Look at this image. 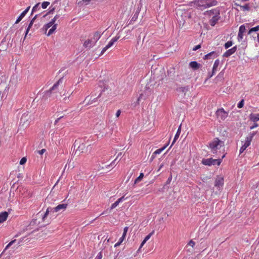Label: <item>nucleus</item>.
<instances>
[{"label": "nucleus", "instance_id": "obj_5", "mask_svg": "<svg viewBox=\"0 0 259 259\" xmlns=\"http://www.w3.org/2000/svg\"><path fill=\"white\" fill-rule=\"evenodd\" d=\"M49 209H50L49 208H47V209L46 210V211L44 215L40 214V213L37 214L35 216V218L33 219V220L30 222L29 226H34L35 225L38 224L39 223V222H37V219L38 218H41L42 221H45L46 218L47 217V215H48V214L49 213V211H50Z\"/></svg>", "mask_w": 259, "mask_h": 259}, {"label": "nucleus", "instance_id": "obj_46", "mask_svg": "<svg viewBox=\"0 0 259 259\" xmlns=\"http://www.w3.org/2000/svg\"><path fill=\"white\" fill-rule=\"evenodd\" d=\"M16 241V240H13L11 241L6 246V249L8 248L10 246H11Z\"/></svg>", "mask_w": 259, "mask_h": 259}, {"label": "nucleus", "instance_id": "obj_32", "mask_svg": "<svg viewBox=\"0 0 259 259\" xmlns=\"http://www.w3.org/2000/svg\"><path fill=\"white\" fill-rule=\"evenodd\" d=\"M246 31L245 26L244 25H242L240 26L239 29V32H241L242 33H243Z\"/></svg>", "mask_w": 259, "mask_h": 259}, {"label": "nucleus", "instance_id": "obj_45", "mask_svg": "<svg viewBox=\"0 0 259 259\" xmlns=\"http://www.w3.org/2000/svg\"><path fill=\"white\" fill-rule=\"evenodd\" d=\"M258 126V125L257 123H256V122H254V124H253V125H252L250 127V129L253 130L254 128L257 127Z\"/></svg>", "mask_w": 259, "mask_h": 259}, {"label": "nucleus", "instance_id": "obj_37", "mask_svg": "<svg viewBox=\"0 0 259 259\" xmlns=\"http://www.w3.org/2000/svg\"><path fill=\"white\" fill-rule=\"evenodd\" d=\"M244 105V100H241L238 104L237 105V107L238 108H241L242 107H243Z\"/></svg>", "mask_w": 259, "mask_h": 259}, {"label": "nucleus", "instance_id": "obj_17", "mask_svg": "<svg viewBox=\"0 0 259 259\" xmlns=\"http://www.w3.org/2000/svg\"><path fill=\"white\" fill-rule=\"evenodd\" d=\"M154 231L153 230L151 233H150L148 235H147L143 241L142 242L139 249L143 247V246L145 244V243L150 238V237L153 235L154 233Z\"/></svg>", "mask_w": 259, "mask_h": 259}, {"label": "nucleus", "instance_id": "obj_50", "mask_svg": "<svg viewBox=\"0 0 259 259\" xmlns=\"http://www.w3.org/2000/svg\"><path fill=\"white\" fill-rule=\"evenodd\" d=\"M46 151V150L45 149H42L41 150L38 151V153L40 155H42Z\"/></svg>", "mask_w": 259, "mask_h": 259}, {"label": "nucleus", "instance_id": "obj_18", "mask_svg": "<svg viewBox=\"0 0 259 259\" xmlns=\"http://www.w3.org/2000/svg\"><path fill=\"white\" fill-rule=\"evenodd\" d=\"M125 199L124 198V196H122L121 198H119L117 201H116L114 203H113L111 205L110 210L115 208L116 207H117L119 203L122 202Z\"/></svg>", "mask_w": 259, "mask_h": 259}, {"label": "nucleus", "instance_id": "obj_11", "mask_svg": "<svg viewBox=\"0 0 259 259\" xmlns=\"http://www.w3.org/2000/svg\"><path fill=\"white\" fill-rule=\"evenodd\" d=\"M67 204L65 203L60 204L57 205L56 207L53 208L54 211L60 212L63 211L67 208Z\"/></svg>", "mask_w": 259, "mask_h": 259}, {"label": "nucleus", "instance_id": "obj_39", "mask_svg": "<svg viewBox=\"0 0 259 259\" xmlns=\"http://www.w3.org/2000/svg\"><path fill=\"white\" fill-rule=\"evenodd\" d=\"M240 7L243 10L248 11L249 10V6L247 4L244 5V6H240Z\"/></svg>", "mask_w": 259, "mask_h": 259}, {"label": "nucleus", "instance_id": "obj_27", "mask_svg": "<svg viewBox=\"0 0 259 259\" xmlns=\"http://www.w3.org/2000/svg\"><path fill=\"white\" fill-rule=\"evenodd\" d=\"M57 28V24H54L49 30L48 33L47 34L48 36H50L55 31Z\"/></svg>", "mask_w": 259, "mask_h": 259}, {"label": "nucleus", "instance_id": "obj_41", "mask_svg": "<svg viewBox=\"0 0 259 259\" xmlns=\"http://www.w3.org/2000/svg\"><path fill=\"white\" fill-rule=\"evenodd\" d=\"M27 159L25 157H23L20 161V164L23 165L26 163Z\"/></svg>", "mask_w": 259, "mask_h": 259}, {"label": "nucleus", "instance_id": "obj_56", "mask_svg": "<svg viewBox=\"0 0 259 259\" xmlns=\"http://www.w3.org/2000/svg\"><path fill=\"white\" fill-rule=\"evenodd\" d=\"M155 155H153V153L152 154V156H151V157L150 158V160L151 161H152L154 159V158L155 157Z\"/></svg>", "mask_w": 259, "mask_h": 259}, {"label": "nucleus", "instance_id": "obj_57", "mask_svg": "<svg viewBox=\"0 0 259 259\" xmlns=\"http://www.w3.org/2000/svg\"><path fill=\"white\" fill-rule=\"evenodd\" d=\"M163 166V164H161L160 165V166H159V168L158 169L157 171H159Z\"/></svg>", "mask_w": 259, "mask_h": 259}, {"label": "nucleus", "instance_id": "obj_9", "mask_svg": "<svg viewBox=\"0 0 259 259\" xmlns=\"http://www.w3.org/2000/svg\"><path fill=\"white\" fill-rule=\"evenodd\" d=\"M119 36H115L113 37L110 41L108 42V44L103 49L101 52V54L103 55L109 48L111 47L113 44L119 39Z\"/></svg>", "mask_w": 259, "mask_h": 259}, {"label": "nucleus", "instance_id": "obj_1", "mask_svg": "<svg viewBox=\"0 0 259 259\" xmlns=\"http://www.w3.org/2000/svg\"><path fill=\"white\" fill-rule=\"evenodd\" d=\"M209 147L213 154H218V151L219 153H221L222 151L223 153L224 151V143L217 138L210 142Z\"/></svg>", "mask_w": 259, "mask_h": 259}, {"label": "nucleus", "instance_id": "obj_2", "mask_svg": "<svg viewBox=\"0 0 259 259\" xmlns=\"http://www.w3.org/2000/svg\"><path fill=\"white\" fill-rule=\"evenodd\" d=\"M204 14L211 18L209 20V24L212 26H214L220 18V10L218 8L207 11Z\"/></svg>", "mask_w": 259, "mask_h": 259}, {"label": "nucleus", "instance_id": "obj_23", "mask_svg": "<svg viewBox=\"0 0 259 259\" xmlns=\"http://www.w3.org/2000/svg\"><path fill=\"white\" fill-rule=\"evenodd\" d=\"M181 125H180L179 128L177 130V133L175 135L174 139L172 141V145H171V146L176 142V141L179 138L180 133H181Z\"/></svg>", "mask_w": 259, "mask_h": 259}, {"label": "nucleus", "instance_id": "obj_36", "mask_svg": "<svg viewBox=\"0 0 259 259\" xmlns=\"http://www.w3.org/2000/svg\"><path fill=\"white\" fill-rule=\"evenodd\" d=\"M243 38V33H242L241 32H238V36H237V39L238 41H241Z\"/></svg>", "mask_w": 259, "mask_h": 259}, {"label": "nucleus", "instance_id": "obj_14", "mask_svg": "<svg viewBox=\"0 0 259 259\" xmlns=\"http://www.w3.org/2000/svg\"><path fill=\"white\" fill-rule=\"evenodd\" d=\"M224 185V179L222 177H218L215 181L214 186L218 188L222 187Z\"/></svg>", "mask_w": 259, "mask_h": 259}, {"label": "nucleus", "instance_id": "obj_25", "mask_svg": "<svg viewBox=\"0 0 259 259\" xmlns=\"http://www.w3.org/2000/svg\"><path fill=\"white\" fill-rule=\"evenodd\" d=\"M94 46V44H92V41L91 39H89L85 41L83 44V46L85 48H91Z\"/></svg>", "mask_w": 259, "mask_h": 259}, {"label": "nucleus", "instance_id": "obj_35", "mask_svg": "<svg viewBox=\"0 0 259 259\" xmlns=\"http://www.w3.org/2000/svg\"><path fill=\"white\" fill-rule=\"evenodd\" d=\"M50 5V2H44L41 4V7L42 9H46L47 7Z\"/></svg>", "mask_w": 259, "mask_h": 259}, {"label": "nucleus", "instance_id": "obj_55", "mask_svg": "<svg viewBox=\"0 0 259 259\" xmlns=\"http://www.w3.org/2000/svg\"><path fill=\"white\" fill-rule=\"evenodd\" d=\"M63 117V116H60L59 117H58L55 121V124H56L60 120L61 118H62Z\"/></svg>", "mask_w": 259, "mask_h": 259}, {"label": "nucleus", "instance_id": "obj_33", "mask_svg": "<svg viewBox=\"0 0 259 259\" xmlns=\"http://www.w3.org/2000/svg\"><path fill=\"white\" fill-rule=\"evenodd\" d=\"M214 54V52H211L206 54V55H205L204 57V59H210V57L212 56V55H213Z\"/></svg>", "mask_w": 259, "mask_h": 259}, {"label": "nucleus", "instance_id": "obj_44", "mask_svg": "<svg viewBox=\"0 0 259 259\" xmlns=\"http://www.w3.org/2000/svg\"><path fill=\"white\" fill-rule=\"evenodd\" d=\"M110 210H109L108 209H107L105 211H104L100 215H103V214H105V215H108L109 214V213L110 212Z\"/></svg>", "mask_w": 259, "mask_h": 259}, {"label": "nucleus", "instance_id": "obj_20", "mask_svg": "<svg viewBox=\"0 0 259 259\" xmlns=\"http://www.w3.org/2000/svg\"><path fill=\"white\" fill-rule=\"evenodd\" d=\"M8 217V213L6 211L0 213V223L5 222Z\"/></svg>", "mask_w": 259, "mask_h": 259}, {"label": "nucleus", "instance_id": "obj_4", "mask_svg": "<svg viewBox=\"0 0 259 259\" xmlns=\"http://www.w3.org/2000/svg\"><path fill=\"white\" fill-rule=\"evenodd\" d=\"M225 156V154H224L222 156L221 158H218V159H212V158H207V159H203L201 161V163L207 166H211V165H220L221 163L222 162V159H223Z\"/></svg>", "mask_w": 259, "mask_h": 259}, {"label": "nucleus", "instance_id": "obj_15", "mask_svg": "<svg viewBox=\"0 0 259 259\" xmlns=\"http://www.w3.org/2000/svg\"><path fill=\"white\" fill-rule=\"evenodd\" d=\"M237 48L236 47H234L233 48L227 50L223 55L224 57H228L233 54L236 51Z\"/></svg>", "mask_w": 259, "mask_h": 259}, {"label": "nucleus", "instance_id": "obj_7", "mask_svg": "<svg viewBox=\"0 0 259 259\" xmlns=\"http://www.w3.org/2000/svg\"><path fill=\"white\" fill-rule=\"evenodd\" d=\"M252 139V136H249L246 137L244 144L240 149V154L243 153L246 149L250 145Z\"/></svg>", "mask_w": 259, "mask_h": 259}, {"label": "nucleus", "instance_id": "obj_53", "mask_svg": "<svg viewBox=\"0 0 259 259\" xmlns=\"http://www.w3.org/2000/svg\"><path fill=\"white\" fill-rule=\"evenodd\" d=\"M121 243L119 242V241L116 243L114 245V247H117L118 246H119Z\"/></svg>", "mask_w": 259, "mask_h": 259}, {"label": "nucleus", "instance_id": "obj_51", "mask_svg": "<svg viewBox=\"0 0 259 259\" xmlns=\"http://www.w3.org/2000/svg\"><path fill=\"white\" fill-rule=\"evenodd\" d=\"M121 114V111L120 110H118L116 113V117H118Z\"/></svg>", "mask_w": 259, "mask_h": 259}, {"label": "nucleus", "instance_id": "obj_28", "mask_svg": "<svg viewBox=\"0 0 259 259\" xmlns=\"http://www.w3.org/2000/svg\"><path fill=\"white\" fill-rule=\"evenodd\" d=\"M39 5H40L39 3H37L33 7V8L32 9L31 13V15L34 12H36V11H37L40 10V7Z\"/></svg>", "mask_w": 259, "mask_h": 259}, {"label": "nucleus", "instance_id": "obj_59", "mask_svg": "<svg viewBox=\"0 0 259 259\" xmlns=\"http://www.w3.org/2000/svg\"><path fill=\"white\" fill-rule=\"evenodd\" d=\"M113 163H114V161H113L112 163H111V165H112Z\"/></svg>", "mask_w": 259, "mask_h": 259}, {"label": "nucleus", "instance_id": "obj_22", "mask_svg": "<svg viewBox=\"0 0 259 259\" xmlns=\"http://www.w3.org/2000/svg\"><path fill=\"white\" fill-rule=\"evenodd\" d=\"M62 82V78H60L56 83H55L53 86L51 88L49 91L47 92V93H51L52 91H54L57 89L60 83Z\"/></svg>", "mask_w": 259, "mask_h": 259}, {"label": "nucleus", "instance_id": "obj_48", "mask_svg": "<svg viewBox=\"0 0 259 259\" xmlns=\"http://www.w3.org/2000/svg\"><path fill=\"white\" fill-rule=\"evenodd\" d=\"M180 91L183 92H184L185 91H188V88H180L179 89Z\"/></svg>", "mask_w": 259, "mask_h": 259}, {"label": "nucleus", "instance_id": "obj_30", "mask_svg": "<svg viewBox=\"0 0 259 259\" xmlns=\"http://www.w3.org/2000/svg\"><path fill=\"white\" fill-rule=\"evenodd\" d=\"M143 177H144L143 173H142V172L140 173L139 176L138 178H137L135 180L134 184H136L139 183V182H140L142 180Z\"/></svg>", "mask_w": 259, "mask_h": 259}, {"label": "nucleus", "instance_id": "obj_43", "mask_svg": "<svg viewBox=\"0 0 259 259\" xmlns=\"http://www.w3.org/2000/svg\"><path fill=\"white\" fill-rule=\"evenodd\" d=\"M102 258V252H100L98 253L96 257L95 258V259H101Z\"/></svg>", "mask_w": 259, "mask_h": 259}, {"label": "nucleus", "instance_id": "obj_8", "mask_svg": "<svg viewBox=\"0 0 259 259\" xmlns=\"http://www.w3.org/2000/svg\"><path fill=\"white\" fill-rule=\"evenodd\" d=\"M74 147L77 146L76 152L78 151L79 153L83 152L85 149V144L82 142L81 141L79 140H76L74 144Z\"/></svg>", "mask_w": 259, "mask_h": 259}, {"label": "nucleus", "instance_id": "obj_16", "mask_svg": "<svg viewBox=\"0 0 259 259\" xmlns=\"http://www.w3.org/2000/svg\"><path fill=\"white\" fill-rule=\"evenodd\" d=\"M249 118L253 122H256L259 120V113L257 114L251 113L249 115Z\"/></svg>", "mask_w": 259, "mask_h": 259}, {"label": "nucleus", "instance_id": "obj_21", "mask_svg": "<svg viewBox=\"0 0 259 259\" xmlns=\"http://www.w3.org/2000/svg\"><path fill=\"white\" fill-rule=\"evenodd\" d=\"M200 66L201 65L196 61H192L189 63V66L194 70L198 69Z\"/></svg>", "mask_w": 259, "mask_h": 259}, {"label": "nucleus", "instance_id": "obj_40", "mask_svg": "<svg viewBox=\"0 0 259 259\" xmlns=\"http://www.w3.org/2000/svg\"><path fill=\"white\" fill-rule=\"evenodd\" d=\"M91 1V0H82L81 2H80V3L82 4H84L85 5H88L89 4Z\"/></svg>", "mask_w": 259, "mask_h": 259}, {"label": "nucleus", "instance_id": "obj_29", "mask_svg": "<svg viewBox=\"0 0 259 259\" xmlns=\"http://www.w3.org/2000/svg\"><path fill=\"white\" fill-rule=\"evenodd\" d=\"M166 147H167V145L164 146H163L161 148H160V149H158L156 150V151H155L153 152V155L159 154L160 153H161L162 152V151H163L165 149V148Z\"/></svg>", "mask_w": 259, "mask_h": 259}, {"label": "nucleus", "instance_id": "obj_26", "mask_svg": "<svg viewBox=\"0 0 259 259\" xmlns=\"http://www.w3.org/2000/svg\"><path fill=\"white\" fill-rule=\"evenodd\" d=\"M102 34L99 32H95L93 35V37L95 39V41H98L101 36Z\"/></svg>", "mask_w": 259, "mask_h": 259}, {"label": "nucleus", "instance_id": "obj_13", "mask_svg": "<svg viewBox=\"0 0 259 259\" xmlns=\"http://www.w3.org/2000/svg\"><path fill=\"white\" fill-rule=\"evenodd\" d=\"M30 7L29 6L20 15V16L18 17V18H17V19L16 20V22H15V23L16 24H17L19 22L21 21V20L23 18V17L26 15V14L27 13V12H28V11L30 9Z\"/></svg>", "mask_w": 259, "mask_h": 259}, {"label": "nucleus", "instance_id": "obj_31", "mask_svg": "<svg viewBox=\"0 0 259 259\" xmlns=\"http://www.w3.org/2000/svg\"><path fill=\"white\" fill-rule=\"evenodd\" d=\"M259 30V25L251 28L248 32V34H250L253 32H256Z\"/></svg>", "mask_w": 259, "mask_h": 259}, {"label": "nucleus", "instance_id": "obj_54", "mask_svg": "<svg viewBox=\"0 0 259 259\" xmlns=\"http://www.w3.org/2000/svg\"><path fill=\"white\" fill-rule=\"evenodd\" d=\"M90 39L92 41V44H94L95 45L97 41H95V39L93 37H92Z\"/></svg>", "mask_w": 259, "mask_h": 259}, {"label": "nucleus", "instance_id": "obj_19", "mask_svg": "<svg viewBox=\"0 0 259 259\" xmlns=\"http://www.w3.org/2000/svg\"><path fill=\"white\" fill-rule=\"evenodd\" d=\"M37 17V15H35V16L30 21V22L26 29L25 37L26 36L27 34H28L30 29L32 27V26L34 23V21L36 19Z\"/></svg>", "mask_w": 259, "mask_h": 259}, {"label": "nucleus", "instance_id": "obj_52", "mask_svg": "<svg viewBox=\"0 0 259 259\" xmlns=\"http://www.w3.org/2000/svg\"><path fill=\"white\" fill-rule=\"evenodd\" d=\"M125 237H124V236H122L119 238V240H118V241H119V242H120L121 243L123 241V240L125 239Z\"/></svg>", "mask_w": 259, "mask_h": 259}, {"label": "nucleus", "instance_id": "obj_10", "mask_svg": "<svg viewBox=\"0 0 259 259\" xmlns=\"http://www.w3.org/2000/svg\"><path fill=\"white\" fill-rule=\"evenodd\" d=\"M101 94H102V92H101L98 95L97 97H95L96 95H93V94H92L91 97L88 96L85 98V99L84 100V102L88 101V103L91 104L95 102L96 101L97 99L101 97Z\"/></svg>", "mask_w": 259, "mask_h": 259}, {"label": "nucleus", "instance_id": "obj_38", "mask_svg": "<svg viewBox=\"0 0 259 259\" xmlns=\"http://www.w3.org/2000/svg\"><path fill=\"white\" fill-rule=\"evenodd\" d=\"M215 73H213V71H212V73H210L209 72L208 73V76L207 77V78L205 79V82H206V81L208 80L209 78H210Z\"/></svg>", "mask_w": 259, "mask_h": 259}, {"label": "nucleus", "instance_id": "obj_6", "mask_svg": "<svg viewBox=\"0 0 259 259\" xmlns=\"http://www.w3.org/2000/svg\"><path fill=\"white\" fill-rule=\"evenodd\" d=\"M215 114L219 121H224L228 116V113L222 108L217 110Z\"/></svg>", "mask_w": 259, "mask_h": 259}, {"label": "nucleus", "instance_id": "obj_49", "mask_svg": "<svg viewBox=\"0 0 259 259\" xmlns=\"http://www.w3.org/2000/svg\"><path fill=\"white\" fill-rule=\"evenodd\" d=\"M201 48V46L200 45L196 46L193 49V51H196L197 50L200 49Z\"/></svg>", "mask_w": 259, "mask_h": 259}, {"label": "nucleus", "instance_id": "obj_42", "mask_svg": "<svg viewBox=\"0 0 259 259\" xmlns=\"http://www.w3.org/2000/svg\"><path fill=\"white\" fill-rule=\"evenodd\" d=\"M128 228L127 227H124V228L123 229V234H122V236H124V237H125L126 233H127V232L128 231Z\"/></svg>", "mask_w": 259, "mask_h": 259}, {"label": "nucleus", "instance_id": "obj_34", "mask_svg": "<svg viewBox=\"0 0 259 259\" xmlns=\"http://www.w3.org/2000/svg\"><path fill=\"white\" fill-rule=\"evenodd\" d=\"M233 45V42L232 41H228L225 44V49H228L229 47H231Z\"/></svg>", "mask_w": 259, "mask_h": 259}, {"label": "nucleus", "instance_id": "obj_12", "mask_svg": "<svg viewBox=\"0 0 259 259\" xmlns=\"http://www.w3.org/2000/svg\"><path fill=\"white\" fill-rule=\"evenodd\" d=\"M58 18L59 16L56 15L50 22L44 26V29L46 30V31H47L49 28L52 27L54 24H55V22Z\"/></svg>", "mask_w": 259, "mask_h": 259}, {"label": "nucleus", "instance_id": "obj_58", "mask_svg": "<svg viewBox=\"0 0 259 259\" xmlns=\"http://www.w3.org/2000/svg\"><path fill=\"white\" fill-rule=\"evenodd\" d=\"M257 42L259 43V33L257 34Z\"/></svg>", "mask_w": 259, "mask_h": 259}, {"label": "nucleus", "instance_id": "obj_24", "mask_svg": "<svg viewBox=\"0 0 259 259\" xmlns=\"http://www.w3.org/2000/svg\"><path fill=\"white\" fill-rule=\"evenodd\" d=\"M220 61L219 59H217L213 64L212 71L213 73H215L218 70V67L220 64Z\"/></svg>", "mask_w": 259, "mask_h": 259}, {"label": "nucleus", "instance_id": "obj_3", "mask_svg": "<svg viewBox=\"0 0 259 259\" xmlns=\"http://www.w3.org/2000/svg\"><path fill=\"white\" fill-rule=\"evenodd\" d=\"M194 5L199 9L203 10L217 5L215 0H196L193 2Z\"/></svg>", "mask_w": 259, "mask_h": 259}, {"label": "nucleus", "instance_id": "obj_47", "mask_svg": "<svg viewBox=\"0 0 259 259\" xmlns=\"http://www.w3.org/2000/svg\"><path fill=\"white\" fill-rule=\"evenodd\" d=\"M195 244V242H194L192 240H191L189 243V245L191 246H192V247H193L194 246Z\"/></svg>", "mask_w": 259, "mask_h": 259}]
</instances>
